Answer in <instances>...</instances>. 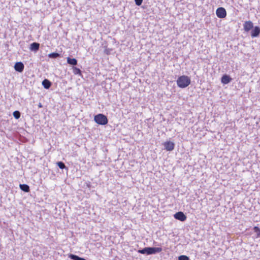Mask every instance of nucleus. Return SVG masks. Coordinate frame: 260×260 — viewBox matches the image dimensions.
Returning <instances> with one entry per match:
<instances>
[{
  "mask_svg": "<svg viewBox=\"0 0 260 260\" xmlns=\"http://www.w3.org/2000/svg\"><path fill=\"white\" fill-rule=\"evenodd\" d=\"M176 83L179 88H185L190 85L191 80L188 76L182 75L178 78Z\"/></svg>",
  "mask_w": 260,
  "mask_h": 260,
  "instance_id": "nucleus-1",
  "label": "nucleus"
},
{
  "mask_svg": "<svg viewBox=\"0 0 260 260\" xmlns=\"http://www.w3.org/2000/svg\"><path fill=\"white\" fill-rule=\"evenodd\" d=\"M161 251L162 248L161 247H145L142 250H140L139 252L142 254H152L160 252Z\"/></svg>",
  "mask_w": 260,
  "mask_h": 260,
  "instance_id": "nucleus-2",
  "label": "nucleus"
},
{
  "mask_svg": "<svg viewBox=\"0 0 260 260\" xmlns=\"http://www.w3.org/2000/svg\"><path fill=\"white\" fill-rule=\"evenodd\" d=\"M94 120L98 124L105 125L108 123L107 117L103 114H99L94 116Z\"/></svg>",
  "mask_w": 260,
  "mask_h": 260,
  "instance_id": "nucleus-3",
  "label": "nucleus"
},
{
  "mask_svg": "<svg viewBox=\"0 0 260 260\" xmlns=\"http://www.w3.org/2000/svg\"><path fill=\"white\" fill-rule=\"evenodd\" d=\"M163 146L165 149L168 151H172L174 149L175 144L170 141H167L163 143Z\"/></svg>",
  "mask_w": 260,
  "mask_h": 260,
  "instance_id": "nucleus-4",
  "label": "nucleus"
},
{
  "mask_svg": "<svg viewBox=\"0 0 260 260\" xmlns=\"http://www.w3.org/2000/svg\"><path fill=\"white\" fill-rule=\"evenodd\" d=\"M216 14L219 18H224L226 16V12L223 7H219L216 11Z\"/></svg>",
  "mask_w": 260,
  "mask_h": 260,
  "instance_id": "nucleus-5",
  "label": "nucleus"
},
{
  "mask_svg": "<svg viewBox=\"0 0 260 260\" xmlns=\"http://www.w3.org/2000/svg\"><path fill=\"white\" fill-rule=\"evenodd\" d=\"M175 219L183 221L186 220V216L182 212H178L174 215Z\"/></svg>",
  "mask_w": 260,
  "mask_h": 260,
  "instance_id": "nucleus-6",
  "label": "nucleus"
},
{
  "mask_svg": "<svg viewBox=\"0 0 260 260\" xmlns=\"http://www.w3.org/2000/svg\"><path fill=\"white\" fill-rule=\"evenodd\" d=\"M24 68V64L21 62H17L14 65V69L15 71L20 73L23 71Z\"/></svg>",
  "mask_w": 260,
  "mask_h": 260,
  "instance_id": "nucleus-7",
  "label": "nucleus"
},
{
  "mask_svg": "<svg viewBox=\"0 0 260 260\" xmlns=\"http://www.w3.org/2000/svg\"><path fill=\"white\" fill-rule=\"evenodd\" d=\"M253 26V23L250 21L245 22L243 25L244 29L245 31H249Z\"/></svg>",
  "mask_w": 260,
  "mask_h": 260,
  "instance_id": "nucleus-8",
  "label": "nucleus"
},
{
  "mask_svg": "<svg viewBox=\"0 0 260 260\" xmlns=\"http://www.w3.org/2000/svg\"><path fill=\"white\" fill-rule=\"evenodd\" d=\"M232 81V78L228 75L225 74L222 76L221 79V82L223 84H226Z\"/></svg>",
  "mask_w": 260,
  "mask_h": 260,
  "instance_id": "nucleus-9",
  "label": "nucleus"
},
{
  "mask_svg": "<svg viewBox=\"0 0 260 260\" xmlns=\"http://www.w3.org/2000/svg\"><path fill=\"white\" fill-rule=\"evenodd\" d=\"M260 34V28L258 26H255L251 32V36L252 37H257Z\"/></svg>",
  "mask_w": 260,
  "mask_h": 260,
  "instance_id": "nucleus-10",
  "label": "nucleus"
},
{
  "mask_svg": "<svg viewBox=\"0 0 260 260\" xmlns=\"http://www.w3.org/2000/svg\"><path fill=\"white\" fill-rule=\"evenodd\" d=\"M39 43L34 42L30 44L29 49L31 51H37L39 49Z\"/></svg>",
  "mask_w": 260,
  "mask_h": 260,
  "instance_id": "nucleus-11",
  "label": "nucleus"
},
{
  "mask_svg": "<svg viewBox=\"0 0 260 260\" xmlns=\"http://www.w3.org/2000/svg\"><path fill=\"white\" fill-rule=\"evenodd\" d=\"M42 85L45 88L48 89L51 86V83L48 80L45 79L42 82Z\"/></svg>",
  "mask_w": 260,
  "mask_h": 260,
  "instance_id": "nucleus-12",
  "label": "nucleus"
},
{
  "mask_svg": "<svg viewBox=\"0 0 260 260\" xmlns=\"http://www.w3.org/2000/svg\"><path fill=\"white\" fill-rule=\"evenodd\" d=\"M19 187L22 190L25 192H28L29 191V187L27 184H20Z\"/></svg>",
  "mask_w": 260,
  "mask_h": 260,
  "instance_id": "nucleus-13",
  "label": "nucleus"
},
{
  "mask_svg": "<svg viewBox=\"0 0 260 260\" xmlns=\"http://www.w3.org/2000/svg\"><path fill=\"white\" fill-rule=\"evenodd\" d=\"M67 62L70 64L75 66L77 64V60L75 58H71L70 57H68Z\"/></svg>",
  "mask_w": 260,
  "mask_h": 260,
  "instance_id": "nucleus-14",
  "label": "nucleus"
},
{
  "mask_svg": "<svg viewBox=\"0 0 260 260\" xmlns=\"http://www.w3.org/2000/svg\"><path fill=\"white\" fill-rule=\"evenodd\" d=\"M59 56H60V54L59 53H56V52L51 53L48 54V56L50 58H57V57H59Z\"/></svg>",
  "mask_w": 260,
  "mask_h": 260,
  "instance_id": "nucleus-15",
  "label": "nucleus"
},
{
  "mask_svg": "<svg viewBox=\"0 0 260 260\" xmlns=\"http://www.w3.org/2000/svg\"><path fill=\"white\" fill-rule=\"evenodd\" d=\"M13 114L16 119H19L20 117V113L18 111H14Z\"/></svg>",
  "mask_w": 260,
  "mask_h": 260,
  "instance_id": "nucleus-16",
  "label": "nucleus"
},
{
  "mask_svg": "<svg viewBox=\"0 0 260 260\" xmlns=\"http://www.w3.org/2000/svg\"><path fill=\"white\" fill-rule=\"evenodd\" d=\"M57 165L58 166V167L61 169H63L66 168L65 165L62 161L57 162Z\"/></svg>",
  "mask_w": 260,
  "mask_h": 260,
  "instance_id": "nucleus-17",
  "label": "nucleus"
},
{
  "mask_svg": "<svg viewBox=\"0 0 260 260\" xmlns=\"http://www.w3.org/2000/svg\"><path fill=\"white\" fill-rule=\"evenodd\" d=\"M73 71H74V73L75 74H78V75L81 74V71L79 68L75 67L73 68Z\"/></svg>",
  "mask_w": 260,
  "mask_h": 260,
  "instance_id": "nucleus-18",
  "label": "nucleus"
},
{
  "mask_svg": "<svg viewBox=\"0 0 260 260\" xmlns=\"http://www.w3.org/2000/svg\"><path fill=\"white\" fill-rule=\"evenodd\" d=\"M189 258L188 256L186 255H181L178 257V260H189Z\"/></svg>",
  "mask_w": 260,
  "mask_h": 260,
  "instance_id": "nucleus-19",
  "label": "nucleus"
},
{
  "mask_svg": "<svg viewBox=\"0 0 260 260\" xmlns=\"http://www.w3.org/2000/svg\"><path fill=\"white\" fill-rule=\"evenodd\" d=\"M69 257L74 260H79L80 257L76 255L71 254L70 255Z\"/></svg>",
  "mask_w": 260,
  "mask_h": 260,
  "instance_id": "nucleus-20",
  "label": "nucleus"
},
{
  "mask_svg": "<svg viewBox=\"0 0 260 260\" xmlns=\"http://www.w3.org/2000/svg\"><path fill=\"white\" fill-rule=\"evenodd\" d=\"M136 5L137 6H140L143 2V0H135Z\"/></svg>",
  "mask_w": 260,
  "mask_h": 260,
  "instance_id": "nucleus-21",
  "label": "nucleus"
},
{
  "mask_svg": "<svg viewBox=\"0 0 260 260\" xmlns=\"http://www.w3.org/2000/svg\"><path fill=\"white\" fill-rule=\"evenodd\" d=\"M254 232L257 235V237L260 236V230L259 229H254Z\"/></svg>",
  "mask_w": 260,
  "mask_h": 260,
  "instance_id": "nucleus-22",
  "label": "nucleus"
},
{
  "mask_svg": "<svg viewBox=\"0 0 260 260\" xmlns=\"http://www.w3.org/2000/svg\"><path fill=\"white\" fill-rule=\"evenodd\" d=\"M38 107H39V108H42L43 105L41 103H40L38 105Z\"/></svg>",
  "mask_w": 260,
  "mask_h": 260,
  "instance_id": "nucleus-23",
  "label": "nucleus"
},
{
  "mask_svg": "<svg viewBox=\"0 0 260 260\" xmlns=\"http://www.w3.org/2000/svg\"><path fill=\"white\" fill-rule=\"evenodd\" d=\"M79 260H86V259L83 258H82V257H79Z\"/></svg>",
  "mask_w": 260,
  "mask_h": 260,
  "instance_id": "nucleus-24",
  "label": "nucleus"
}]
</instances>
